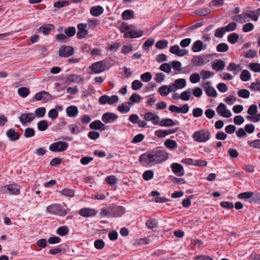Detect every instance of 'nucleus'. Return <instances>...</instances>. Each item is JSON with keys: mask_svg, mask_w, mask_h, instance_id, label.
<instances>
[{"mask_svg": "<svg viewBox=\"0 0 260 260\" xmlns=\"http://www.w3.org/2000/svg\"><path fill=\"white\" fill-rule=\"evenodd\" d=\"M47 211L52 214L64 216L70 212V209L63 208L60 204H54L47 207Z\"/></svg>", "mask_w": 260, "mask_h": 260, "instance_id": "f257e3e1", "label": "nucleus"}, {"mask_svg": "<svg viewBox=\"0 0 260 260\" xmlns=\"http://www.w3.org/2000/svg\"><path fill=\"white\" fill-rule=\"evenodd\" d=\"M139 160L143 166L155 165L152 151L142 154L139 157Z\"/></svg>", "mask_w": 260, "mask_h": 260, "instance_id": "f03ea898", "label": "nucleus"}, {"mask_svg": "<svg viewBox=\"0 0 260 260\" xmlns=\"http://www.w3.org/2000/svg\"><path fill=\"white\" fill-rule=\"evenodd\" d=\"M257 107L256 105H252L249 106L247 113L250 115L246 116L247 119L253 122H257L260 120V114H257Z\"/></svg>", "mask_w": 260, "mask_h": 260, "instance_id": "7ed1b4c3", "label": "nucleus"}, {"mask_svg": "<svg viewBox=\"0 0 260 260\" xmlns=\"http://www.w3.org/2000/svg\"><path fill=\"white\" fill-rule=\"evenodd\" d=\"M152 152L155 165L161 163L168 158V153L165 150H153Z\"/></svg>", "mask_w": 260, "mask_h": 260, "instance_id": "20e7f679", "label": "nucleus"}, {"mask_svg": "<svg viewBox=\"0 0 260 260\" xmlns=\"http://www.w3.org/2000/svg\"><path fill=\"white\" fill-rule=\"evenodd\" d=\"M68 144L63 141H58L51 144L49 150L52 152H62L67 150Z\"/></svg>", "mask_w": 260, "mask_h": 260, "instance_id": "39448f33", "label": "nucleus"}, {"mask_svg": "<svg viewBox=\"0 0 260 260\" xmlns=\"http://www.w3.org/2000/svg\"><path fill=\"white\" fill-rule=\"evenodd\" d=\"M99 101L100 104L101 105L108 104L111 105L118 102V97L115 95H113L111 96L107 95H103L100 97Z\"/></svg>", "mask_w": 260, "mask_h": 260, "instance_id": "423d86ee", "label": "nucleus"}, {"mask_svg": "<svg viewBox=\"0 0 260 260\" xmlns=\"http://www.w3.org/2000/svg\"><path fill=\"white\" fill-rule=\"evenodd\" d=\"M192 137L197 142H205L209 138V133L204 130L197 131L193 134Z\"/></svg>", "mask_w": 260, "mask_h": 260, "instance_id": "0eeeda50", "label": "nucleus"}, {"mask_svg": "<svg viewBox=\"0 0 260 260\" xmlns=\"http://www.w3.org/2000/svg\"><path fill=\"white\" fill-rule=\"evenodd\" d=\"M106 61L103 60L94 62L91 66V69L94 73L99 74L106 70Z\"/></svg>", "mask_w": 260, "mask_h": 260, "instance_id": "6e6552de", "label": "nucleus"}, {"mask_svg": "<svg viewBox=\"0 0 260 260\" xmlns=\"http://www.w3.org/2000/svg\"><path fill=\"white\" fill-rule=\"evenodd\" d=\"M74 49L69 46L62 45L59 49L58 54L60 57H68L73 55Z\"/></svg>", "mask_w": 260, "mask_h": 260, "instance_id": "1a4fd4ad", "label": "nucleus"}, {"mask_svg": "<svg viewBox=\"0 0 260 260\" xmlns=\"http://www.w3.org/2000/svg\"><path fill=\"white\" fill-rule=\"evenodd\" d=\"M87 24L86 23H79L77 25L78 31L77 34V38L78 39H83L88 34V30L86 29Z\"/></svg>", "mask_w": 260, "mask_h": 260, "instance_id": "9d476101", "label": "nucleus"}, {"mask_svg": "<svg viewBox=\"0 0 260 260\" xmlns=\"http://www.w3.org/2000/svg\"><path fill=\"white\" fill-rule=\"evenodd\" d=\"M189 108L188 105L187 104H185L181 107H179L175 105H172L169 106V109L172 112L186 114L188 112Z\"/></svg>", "mask_w": 260, "mask_h": 260, "instance_id": "9b49d317", "label": "nucleus"}, {"mask_svg": "<svg viewBox=\"0 0 260 260\" xmlns=\"http://www.w3.org/2000/svg\"><path fill=\"white\" fill-rule=\"evenodd\" d=\"M143 35V31L140 29L132 28L130 31L125 32L123 37L124 38H138L142 37Z\"/></svg>", "mask_w": 260, "mask_h": 260, "instance_id": "f8f14e48", "label": "nucleus"}, {"mask_svg": "<svg viewBox=\"0 0 260 260\" xmlns=\"http://www.w3.org/2000/svg\"><path fill=\"white\" fill-rule=\"evenodd\" d=\"M118 118L117 114L111 113L107 112L104 113L102 117V121L105 123H111L116 121Z\"/></svg>", "mask_w": 260, "mask_h": 260, "instance_id": "ddd939ff", "label": "nucleus"}, {"mask_svg": "<svg viewBox=\"0 0 260 260\" xmlns=\"http://www.w3.org/2000/svg\"><path fill=\"white\" fill-rule=\"evenodd\" d=\"M35 118V115L32 113H22L19 117V121L23 125L31 122Z\"/></svg>", "mask_w": 260, "mask_h": 260, "instance_id": "4468645a", "label": "nucleus"}, {"mask_svg": "<svg viewBox=\"0 0 260 260\" xmlns=\"http://www.w3.org/2000/svg\"><path fill=\"white\" fill-rule=\"evenodd\" d=\"M111 216L114 217H120L125 212V208L122 206H110Z\"/></svg>", "mask_w": 260, "mask_h": 260, "instance_id": "2eb2a0df", "label": "nucleus"}, {"mask_svg": "<svg viewBox=\"0 0 260 260\" xmlns=\"http://www.w3.org/2000/svg\"><path fill=\"white\" fill-rule=\"evenodd\" d=\"M226 106L223 103H220L218 106L216 111L218 114L225 118H229L231 116V113L229 110H228Z\"/></svg>", "mask_w": 260, "mask_h": 260, "instance_id": "dca6fc26", "label": "nucleus"}, {"mask_svg": "<svg viewBox=\"0 0 260 260\" xmlns=\"http://www.w3.org/2000/svg\"><path fill=\"white\" fill-rule=\"evenodd\" d=\"M171 168L173 172L178 176H182L184 174L183 166L178 163H173L171 165Z\"/></svg>", "mask_w": 260, "mask_h": 260, "instance_id": "f3484780", "label": "nucleus"}, {"mask_svg": "<svg viewBox=\"0 0 260 260\" xmlns=\"http://www.w3.org/2000/svg\"><path fill=\"white\" fill-rule=\"evenodd\" d=\"M98 211L90 208H83L80 210L79 214L84 217H91L95 215Z\"/></svg>", "mask_w": 260, "mask_h": 260, "instance_id": "a211bd4d", "label": "nucleus"}, {"mask_svg": "<svg viewBox=\"0 0 260 260\" xmlns=\"http://www.w3.org/2000/svg\"><path fill=\"white\" fill-rule=\"evenodd\" d=\"M7 137L11 141H16L18 140L20 137V135L16 132L15 130L13 128L8 129L6 133Z\"/></svg>", "mask_w": 260, "mask_h": 260, "instance_id": "6ab92c4d", "label": "nucleus"}, {"mask_svg": "<svg viewBox=\"0 0 260 260\" xmlns=\"http://www.w3.org/2000/svg\"><path fill=\"white\" fill-rule=\"evenodd\" d=\"M35 98L37 101L47 100L49 101L52 99L51 94L45 91H42L37 93L35 95Z\"/></svg>", "mask_w": 260, "mask_h": 260, "instance_id": "aec40b11", "label": "nucleus"}, {"mask_svg": "<svg viewBox=\"0 0 260 260\" xmlns=\"http://www.w3.org/2000/svg\"><path fill=\"white\" fill-rule=\"evenodd\" d=\"M206 48V45H204L202 41L198 40L196 41L191 48V50L194 52H197L201 51L203 49Z\"/></svg>", "mask_w": 260, "mask_h": 260, "instance_id": "412c9836", "label": "nucleus"}, {"mask_svg": "<svg viewBox=\"0 0 260 260\" xmlns=\"http://www.w3.org/2000/svg\"><path fill=\"white\" fill-rule=\"evenodd\" d=\"M104 12V8L101 6H93L90 8V13L94 17L100 16Z\"/></svg>", "mask_w": 260, "mask_h": 260, "instance_id": "4be33fe9", "label": "nucleus"}, {"mask_svg": "<svg viewBox=\"0 0 260 260\" xmlns=\"http://www.w3.org/2000/svg\"><path fill=\"white\" fill-rule=\"evenodd\" d=\"M78 109L75 106H70L66 109V113L68 116L70 117H75L78 114Z\"/></svg>", "mask_w": 260, "mask_h": 260, "instance_id": "5701e85b", "label": "nucleus"}, {"mask_svg": "<svg viewBox=\"0 0 260 260\" xmlns=\"http://www.w3.org/2000/svg\"><path fill=\"white\" fill-rule=\"evenodd\" d=\"M54 28V26L52 24L44 25L38 29V31H41L44 35H48L50 32Z\"/></svg>", "mask_w": 260, "mask_h": 260, "instance_id": "b1692460", "label": "nucleus"}, {"mask_svg": "<svg viewBox=\"0 0 260 260\" xmlns=\"http://www.w3.org/2000/svg\"><path fill=\"white\" fill-rule=\"evenodd\" d=\"M4 188H7L10 194H19L20 193V186L16 184L8 185Z\"/></svg>", "mask_w": 260, "mask_h": 260, "instance_id": "393cba45", "label": "nucleus"}, {"mask_svg": "<svg viewBox=\"0 0 260 260\" xmlns=\"http://www.w3.org/2000/svg\"><path fill=\"white\" fill-rule=\"evenodd\" d=\"M225 66V63L224 61L220 59H217L215 61L212 63V69L219 71L223 70Z\"/></svg>", "mask_w": 260, "mask_h": 260, "instance_id": "a878e982", "label": "nucleus"}, {"mask_svg": "<svg viewBox=\"0 0 260 260\" xmlns=\"http://www.w3.org/2000/svg\"><path fill=\"white\" fill-rule=\"evenodd\" d=\"M141 99V96L137 93H134L132 94L127 102V104L133 105L134 103H138Z\"/></svg>", "mask_w": 260, "mask_h": 260, "instance_id": "bb28decb", "label": "nucleus"}, {"mask_svg": "<svg viewBox=\"0 0 260 260\" xmlns=\"http://www.w3.org/2000/svg\"><path fill=\"white\" fill-rule=\"evenodd\" d=\"M136 26L132 24H128L126 22H122L121 27L120 28V31L122 33H124V34L128 31H130L132 28H136Z\"/></svg>", "mask_w": 260, "mask_h": 260, "instance_id": "cd10ccee", "label": "nucleus"}, {"mask_svg": "<svg viewBox=\"0 0 260 260\" xmlns=\"http://www.w3.org/2000/svg\"><path fill=\"white\" fill-rule=\"evenodd\" d=\"M67 80L72 83H80L83 81L81 77L77 75L71 74L68 76Z\"/></svg>", "mask_w": 260, "mask_h": 260, "instance_id": "c85d7f7f", "label": "nucleus"}, {"mask_svg": "<svg viewBox=\"0 0 260 260\" xmlns=\"http://www.w3.org/2000/svg\"><path fill=\"white\" fill-rule=\"evenodd\" d=\"M227 70L229 71H234L235 74H237L241 70V67L240 65H237L234 62H231L228 67Z\"/></svg>", "mask_w": 260, "mask_h": 260, "instance_id": "c756f323", "label": "nucleus"}, {"mask_svg": "<svg viewBox=\"0 0 260 260\" xmlns=\"http://www.w3.org/2000/svg\"><path fill=\"white\" fill-rule=\"evenodd\" d=\"M134 16V13L133 10H126L123 11L121 14V17L123 20H129L133 18Z\"/></svg>", "mask_w": 260, "mask_h": 260, "instance_id": "7c9ffc66", "label": "nucleus"}, {"mask_svg": "<svg viewBox=\"0 0 260 260\" xmlns=\"http://www.w3.org/2000/svg\"><path fill=\"white\" fill-rule=\"evenodd\" d=\"M69 229L66 225L59 227L56 230V233L60 236H64L68 234Z\"/></svg>", "mask_w": 260, "mask_h": 260, "instance_id": "2f4dec72", "label": "nucleus"}, {"mask_svg": "<svg viewBox=\"0 0 260 260\" xmlns=\"http://www.w3.org/2000/svg\"><path fill=\"white\" fill-rule=\"evenodd\" d=\"M175 125L176 124L173 120L170 118L161 120L159 123V125L161 126H171Z\"/></svg>", "mask_w": 260, "mask_h": 260, "instance_id": "473e14b6", "label": "nucleus"}, {"mask_svg": "<svg viewBox=\"0 0 260 260\" xmlns=\"http://www.w3.org/2000/svg\"><path fill=\"white\" fill-rule=\"evenodd\" d=\"M29 93L30 90L27 87H22L18 89V93L22 98H25L27 96Z\"/></svg>", "mask_w": 260, "mask_h": 260, "instance_id": "72a5a7b5", "label": "nucleus"}, {"mask_svg": "<svg viewBox=\"0 0 260 260\" xmlns=\"http://www.w3.org/2000/svg\"><path fill=\"white\" fill-rule=\"evenodd\" d=\"M165 145L168 148L173 149L177 147V144L174 140L168 139L165 141Z\"/></svg>", "mask_w": 260, "mask_h": 260, "instance_id": "f704fd0d", "label": "nucleus"}, {"mask_svg": "<svg viewBox=\"0 0 260 260\" xmlns=\"http://www.w3.org/2000/svg\"><path fill=\"white\" fill-rule=\"evenodd\" d=\"M158 225L157 220L156 219L148 220L146 222V225L148 229H153L157 227Z\"/></svg>", "mask_w": 260, "mask_h": 260, "instance_id": "c9c22d12", "label": "nucleus"}, {"mask_svg": "<svg viewBox=\"0 0 260 260\" xmlns=\"http://www.w3.org/2000/svg\"><path fill=\"white\" fill-rule=\"evenodd\" d=\"M191 93V89H188L186 91H183L180 95V98L185 101H188L190 99V95Z\"/></svg>", "mask_w": 260, "mask_h": 260, "instance_id": "e433bc0d", "label": "nucleus"}, {"mask_svg": "<svg viewBox=\"0 0 260 260\" xmlns=\"http://www.w3.org/2000/svg\"><path fill=\"white\" fill-rule=\"evenodd\" d=\"M159 69L161 71L169 74L171 72V66L170 63H164L159 66Z\"/></svg>", "mask_w": 260, "mask_h": 260, "instance_id": "4c0bfd02", "label": "nucleus"}, {"mask_svg": "<svg viewBox=\"0 0 260 260\" xmlns=\"http://www.w3.org/2000/svg\"><path fill=\"white\" fill-rule=\"evenodd\" d=\"M48 127L47 121L42 120L38 123V128L40 131H45Z\"/></svg>", "mask_w": 260, "mask_h": 260, "instance_id": "58836bf2", "label": "nucleus"}, {"mask_svg": "<svg viewBox=\"0 0 260 260\" xmlns=\"http://www.w3.org/2000/svg\"><path fill=\"white\" fill-rule=\"evenodd\" d=\"M76 32V28L74 26L68 27L64 30V33L67 37H73Z\"/></svg>", "mask_w": 260, "mask_h": 260, "instance_id": "ea45409f", "label": "nucleus"}, {"mask_svg": "<svg viewBox=\"0 0 260 260\" xmlns=\"http://www.w3.org/2000/svg\"><path fill=\"white\" fill-rule=\"evenodd\" d=\"M239 39V35L236 33H232L228 36V41L232 44L236 43Z\"/></svg>", "mask_w": 260, "mask_h": 260, "instance_id": "a19ab883", "label": "nucleus"}, {"mask_svg": "<svg viewBox=\"0 0 260 260\" xmlns=\"http://www.w3.org/2000/svg\"><path fill=\"white\" fill-rule=\"evenodd\" d=\"M174 84L177 89H181L186 86V81L184 79H176L174 82Z\"/></svg>", "mask_w": 260, "mask_h": 260, "instance_id": "79ce46f5", "label": "nucleus"}, {"mask_svg": "<svg viewBox=\"0 0 260 260\" xmlns=\"http://www.w3.org/2000/svg\"><path fill=\"white\" fill-rule=\"evenodd\" d=\"M203 59L201 56H194L191 59V63L194 66H201L203 65Z\"/></svg>", "mask_w": 260, "mask_h": 260, "instance_id": "37998d69", "label": "nucleus"}, {"mask_svg": "<svg viewBox=\"0 0 260 260\" xmlns=\"http://www.w3.org/2000/svg\"><path fill=\"white\" fill-rule=\"evenodd\" d=\"M168 41L166 40H159L155 44V47L159 49H163L167 47Z\"/></svg>", "mask_w": 260, "mask_h": 260, "instance_id": "c03bdc74", "label": "nucleus"}, {"mask_svg": "<svg viewBox=\"0 0 260 260\" xmlns=\"http://www.w3.org/2000/svg\"><path fill=\"white\" fill-rule=\"evenodd\" d=\"M251 77V75L248 72V71L246 70H244L242 71V73L240 75V78L243 81H247L250 79Z\"/></svg>", "mask_w": 260, "mask_h": 260, "instance_id": "a18cd8bd", "label": "nucleus"}, {"mask_svg": "<svg viewBox=\"0 0 260 260\" xmlns=\"http://www.w3.org/2000/svg\"><path fill=\"white\" fill-rule=\"evenodd\" d=\"M69 4L70 2L68 1H59L55 2L53 6L55 8H61L69 5Z\"/></svg>", "mask_w": 260, "mask_h": 260, "instance_id": "49530a36", "label": "nucleus"}, {"mask_svg": "<svg viewBox=\"0 0 260 260\" xmlns=\"http://www.w3.org/2000/svg\"><path fill=\"white\" fill-rule=\"evenodd\" d=\"M154 175L153 172L152 170H147L143 174V178L146 181H148L153 178Z\"/></svg>", "mask_w": 260, "mask_h": 260, "instance_id": "de8ad7c7", "label": "nucleus"}, {"mask_svg": "<svg viewBox=\"0 0 260 260\" xmlns=\"http://www.w3.org/2000/svg\"><path fill=\"white\" fill-rule=\"evenodd\" d=\"M228 45L226 44L223 43L219 44L216 47L217 51L219 52H226L228 50Z\"/></svg>", "mask_w": 260, "mask_h": 260, "instance_id": "09e8293b", "label": "nucleus"}, {"mask_svg": "<svg viewBox=\"0 0 260 260\" xmlns=\"http://www.w3.org/2000/svg\"><path fill=\"white\" fill-rule=\"evenodd\" d=\"M35 131L33 128L28 127L25 129L24 136L25 138H30L34 136Z\"/></svg>", "mask_w": 260, "mask_h": 260, "instance_id": "8fccbe9b", "label": "nucleus"}, {"mask_svg": "<svg viewBox=\"0 0 260 260\" xmlns=\"http://www.w3.org/2000/svg\"><path fill=\"white\" fill-rule=\"evenodd\" d=\"M210 12V10L208 8H203L197 10L195 11L196 15L200 16H205Z\"/></svg>", "mask_w": 260, "mask_h": 260, "instance_id": "3c124183", "label": "nucleus"}, {"mask_svg": "<svg viewBox=\"0 0 260 260\" xmlns=\"http://www.w3.org/2000/svg\"><path fill=\"white\" fill-rule=\"evenodd\" d=\"M254 193L251 191L244 192L239 193L238 196V198L241 199H247L253 196Z\"/></svg>", "mask_w": 260, "mask_h": 260, "instance_id": "603ef678", "label": "nucleus"}, {"mask_svg": "<svg viewBox=\"0 0 260 260\" xmlns=\"http://www.w3.org/2000/svg\"><path fill=\"white\" fill-rule=\"evenodd\" d=\"M247 143L251 147L260 149V139H257L253 141H248Z\"/></svg>", "mask_w": 260, "mask_h": 260, "instance_id": "864d4df0", "label": "nucleus"}, {"mask_svg": "<svg viewBox=\"0 0 260 260\" xmlns=\"http://www.w3.org/2000/svg\"><path fill=\"white\" fill-rule=\"evenodd\" d=\"M46 113V109L44 107L38 108L36 110L35 116H37L38 117H43Z\"/></svg>", "mask_w": 260, "mask_h": 260, "instance_id": "5fc2aeb1", "label": "nucleus"}, {"mask_svg": "<svg viewBox=\"0 0 260 260\" xmlns=\"http://www.w3.org/2000/svg\"><path fill=\"white\" fill-rule=\"evenodd\" d=\"M61 193L65 196L72 197L74 196L75 191L74 190L69 188L63 189L61 191Z\"/></svg>", "mask_w": 260, "mask_h": 260, "instance_id": "6e6d98bb", "label": "nucleus"}, {"mask_svg": "<svg viewBox=\"0 0 260 260\" xmlns=\"http://www.w3.org/2000/svg\"><path fill=\"white\" fill-rule=\"evenodd\" d=\"M117 110L121 113H126L129 111L130 107L126 105L122 104L118 106Z\"/></svg>", "mask_w": 260, "mask_h": 260, "instance_id": "4d7b16f0", "label": "nucleus"}, {"mask_svg": "<svg viewBox=\"0 0 260 260\" xmlns=\"http://www.w3.org/2000/svg\"><path fill=\"white\" fill-rule=\"evenodd\" d=\"M158 91L159 94L162 96H166L169 93L168 86L167 85L161 86L159 88Z\"/></svg>", "mask_w": 260, "mask_h": 260, "instance_id": "13d9d810", "label": "nucleus"}, {"mask_svg": "<svg viewBox=\"0 0 260 260\" xmlns=\"http://www.w3.org/2000/svg\"><path fill=\"white\" fill-rule=\"evenodd\" d=\"M152 78V75L150 72H146L141 75V80L145 82H149Z\"/></svg>", "mask_w": 260, "mask_h": 260, "instance_id": "bf43d9fd", "label": "nucleus"}, {"mask_svg": "<svg viewBox=\"0 0 260 260\" xmlns=\"http://www.w3.org/2000/svg\"><path fill=\"white\" fill-rule=\"evenodd\" d=\"M226 31H231L235 30L237 28V24L235 22H231L226 26L223 27Z\"/></svg>", "mask_w": 260, "mask_h": 260, "instance_id": "052dcab7", "label": "nucleus"}, {"mask_svg": "<svg viewBox=\"0 0 260 260\" xmlns=\"http://www.w3.org/2000/svg\"><path fill=\"white\" fill-rule=\"evenodd\" d=\"M200 76L198 73H194L190 75L189 79L192 83H196L200 81Z\"/></svg>", "mask_w": 260, "mask_h": 260, "instance_id": "680f3d73", "label": "nucleus"}, {"mask_svg": "<svg viewBox=\"0 0 260 260\" xmlns=\"http://www.w3.org/2000/svg\"><path fill=\"white\" fill-rule=\"evenodd\" d=\"M217 89L222 93L225 92L228 90V86L223 83H219L216 86Z\"/></svg>", "mask_w": 260, "mask_h": 260, "instance_id": "e2e57ef3", "label": "nucleus"}, {"mask_svg": "<svg viewBox=\"0 0 260 260\" xmlns=\"http://www.w3.org/2000/svg\"><path fill=\"white\" fill-rule=\"evenodd\" d=\"M171 68H172L175 71H178L181 70V63L179 61H173L171 63Z\"/></svg>", "mask_w": 260, "mask_h": 260, "instance_id": "0e129e2a", "label": "nucleus"}, {"mask_svg": "<svg viewBox=\"0 0 260 260\" xmlns=\"http://www.w3.org/2000/svg\"><path fill=\"white\" fill-rule=\"evenodd\" d=\"M238 95L243 98H248L250 95L249 91L247 89H241L238 91Z\"/></svg>", "mask_w": 260, "mask_h": 260, "instance_id": "69168bd1", "label": "nucleus"}, {"mask_svg": "<svg viewBox=\"0 0 260 260\" xmlns=\"http://www.w3.org/2000/svg\"><path fill=\"white\" fill-rule=\"evenodd\" d=\"M254 28V26L252 23L248 22L244 24L243 26V31L244 32H248Z\"/></svg>", "mask_w": 260, "mask_h": 260, "instance_id": "338daca9", "label": "nucleus"}, {"mask_svg": "<svg viewBox=\"0 0 260 260\" xmlns=\"http://www.w3.org/2000/svg\"><path fill=\"white\" fill-rule=\"evenodd\" d=\"M250 68L254 72H260V64L258 63H251L249 64Z\"/></svg>", "mask_w": 260, "mask_h": 260, "instance_id": "774afa93", "label": "nucleus"}]
</instances>
